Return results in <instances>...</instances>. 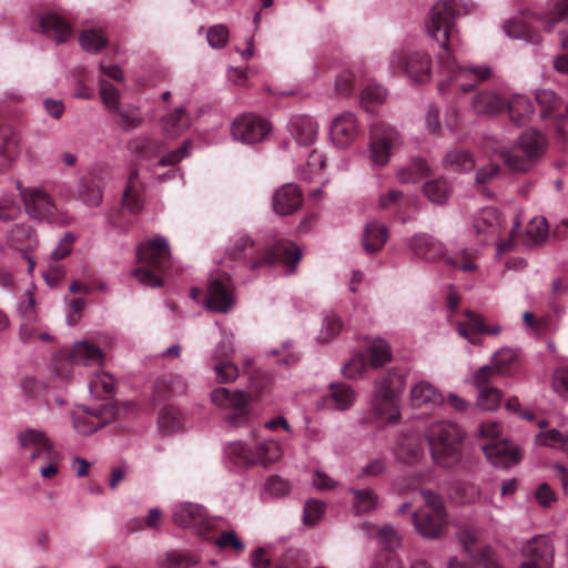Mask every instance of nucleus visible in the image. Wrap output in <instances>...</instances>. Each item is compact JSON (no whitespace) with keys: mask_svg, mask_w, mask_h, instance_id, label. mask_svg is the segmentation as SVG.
I'll return each instance as SVG.
<instances>
[{"mask_svg":"<svg viewBox=\"0 0 568 568\" xmlns=\"http://www.w3.org/2000/svg\"><path fill=\"white\" fill-rule=\"evenodd\" d=\"M389 68L394 72H404L414 82L424 83L430 79V58L424 51H394Z\"/></svg>","mask_w":568,"mask_h":568,"instance_id":"dca6fc26","label":"nucleus"},{"mask_svg":"<svg viewBox=\"0 0 568 568\" xmlns=\"http://www.w3.org/2000/svg\"><path fill=\"white\" fill-rule=\"evenodd\" d=\"M80 44L88 52H99L101 49L106 47L108 40L100 32L89 29L83 30L80 34Z\"/></svg>","mask_w":568,"mask_h":568,"instance_id":"680f3d73","label":"nucleus"},{"mask_svg":"<svg viewBox=\"0 0 568 568\" xmlns=\"http://www.w3.org/2000/svg\"><path fill=\"white\" fill-rule=\"evenodd\" d=\"M469 6L470 0H442L428 13L427 32L442 48L437 54L443 75L438 82L440 92L456 90L467 93L491 77L489 67L462 65L456 60L460 40L455 19L468 13Z\"/></svg>","mask_w":568,"mask_h":568,"instance_id":"f257e3e1","label":"nucleus"},{"mask_svg":"<svg viewBox=\"0 0 568 568\" xmlns=\"http://www.w3.org/2000/svg\"><path fill=\"white\" fill-rule=\"evenodd\" d=\"M18 440L21 449L33 463L51 457L57 452L53 442L41 429L27 428L19 433Z\"/></svg>","mask_w":568,"mask_h":568,"instance_id":"412c9836","label":"nucleus"},{"mask_svg":"<svg viewBox=\"0 0 568 568\" xmlns=\"http://www.w3.org/2000/svg\"><path fill=\"white\" fill-rule=\"evenodd\" d=\"M325 166V158L313 150L307 158L306 165L301 170V179L312 181Z\"/></svg>","mask_w":568,"mask_h":568,"instance_id":"69168bd1","label":"nucleus"},{"mask_svg":"<svg viewBox=\"0 0 568 568\" xmlns=\"http://www.w3.org/2000/svg\"><path fill=\"white\" fill-rule=\"evenodd\" d=\"M521 556L526 560L519 568H551L554 546L547 536L538 535L523 546Z\"/></svg>","mask_w":568,"mask_h":568,"instance_id":"aec40b11","label":"nucleus"},{"mask_svg":"<svg viewBox=\"0 0 568 568\" xmlns=\"http://www.w3.org/2000/svg\"><path fill=\"white\" fill-rule=\"evenodd\" d=\"M159 427L163 434H172L182 427V415L173 406H165L159 414Z\"/></svg>","mask_w":568,"mask_h":568,"instance_id":"5fc2aeb1","label":"nucleus"},{"mask_svg":"<svg viewBox=\"0 0 568 568\" xmlns=\"http://www.w3.org/2000/svg\"><path fill=\"white\" fill-rule=\"evenodd\" d=\"M326 505L317 499H310L304 506L303 523L306 526L316 525L325 513Z\"/></svg>","mask_w":568,"mask_h":568,"instance_id":"338daca9","label":"nucleus"},{"mask_svg":"<svg viewBox=\"0 0 568 568\" xmlns=\"http://www.w3.org/2000/svg\"><path fill=\"white\" fill-rule=\"evenodd\" d=\"M199 561V556L192 552H170L166 556V568H189Z\"/></svg>","mask_w":568,"mask_h":568,"instance_id":"774afa93","label":"nucleus"},{"mask_svg":"<svg viewBox=\"0 0 568 568\" xmlns=\"http://www.w3.org/2000/svg\"><path fill=\"white\" fill-rule=\"evenodd\" d=\"M410 251L418 257L429 262H434L445 257L447 265L457 267L464 272L474 271L476 268L475 251L463 250L457 258L446 257L444 245L427 234H416L409 240Z\"/></svg>","mask_w":568,"mask_h":568,"instance_id":"ddd939ff","label":"nucleus"},{"mask_svg":"<svg viewBox=\"0 0 568 568\" xmlns=\"http://www.w3.org/2000/svg\"><path fill=\"white\" fill-rule=\"evenodd\" d=\"M10 245L19 251L28 262V271L31 273L36 262L29 254L30 251L38 246V236L34 230L27 224H17L11 230L9 237Z\"/></svg>","mask_w":568,"mask_h":568,"instance_id":"bb28decb","label":"nucleus"},{"mask_svg":"<svg viewBox=\"0 0 568 568\" xmlns=\"http://www.w3.org/2000/svg\"><path fill=\"white\" fill-rule=\"evenodd\" d=\"M17 189L24 204L27 214L38 221H44L52 224L67 225L70 217L60 212L52 195L42 187H23L20 182Z\"/></svg>","mask_w":568,"mask_h":568,"instance_id":"1a4fd4ad","label":"nucleus"},{"mask_svg":"<svg viewBox=\"0 0 568 568\" xmlns=\"http://www.w3.org/2000/svg\"><path fill=\"white\" fill-rule=\"evenodd\" d=\"M474 231L479 237L481 244L497 242V252L499 254L508 253L515 245V235L517 225H514L506 240H501L505 231V221L495 207H485L474 220Z\"/></svg>","mask_w":568,"mask_h":568,"instance_id":"9d476101","label":"nucleus"},{"mask_svg":"<svg viewBox=\"0 0 568 568\" xmlns=\"http://www.w3.org/2000/svg\"><path fill=\"white\" fill-rule=\"evenodd\" d=\"M123 206L132 214H138L144 205V185L139 178V172L133 169L128 178L122 197Z\"/></svg>","mask_w":568,"mask_h":568,"instance_id":"7c9ffc66","label":"nucleus"},{"mask_svg":"<svg viewBox=\"0 0 568 568\" xmlns=\"http://www.w3.org/2000/svg\"><path fill=\"white\" fill-rule=\"evenodd\" d=\"M110 112L115 116V123L125 130L139 126L142 121L139 109L130 104H120Z\"/></svg>","mask_w":568,"mask_h":568,"instance_id":"de8ad7c7","label":"nucleus"},{"mask_svg":"<svg viewBox=\"0 0 568 568\" xmlns=\"http://www.w3.org/2000/svg\"><path fill=\"white\" fill-rule=\"evenodd\" d=\"M405 385L406 373L398 367L382 373L374 381L371 408L377 419L387 424L399 422V400Z\"/></svg>","mask_w":568,"mask_h":568,"instance_id":"20e7f679","label":"nucleus"},{"mask_svg":"<svg viewBox=\"0 0 568 568\" xmlns=\"http://www.w3.org/2000/svg\"><path fill=\"white\" fill-rule=\"evenodd\" d=\"M290 132L298 145H312L318 132L317 123L308 115H295L290 122Z\"/></svg>","mask_w":568,"mask_h":568,"instance_id":"473e14b6","label":"nucleus"},{"mask_svg":"<svg viewBox=\"0 0 568 568\" xmlns=\"http://www.w3.org/2000/svg\"><path fill=\"white\" fill-rule=\"evenodd\" d=\"M430 172L427 162L420 158L414 159L410 164L400 169L397 179L402 183H416L427 176Z\"/></svg>","mask_w":568,"mask_h":568,"instance_id":"8fccbe9b","label":"nucleus"},{"mask_svg":"<svg viewBox=\"0 0 568 568\" xmlns=\"http://www.w3.org/2000/svg\"><path fill=\"white\" fill-rule=\"evenodd\" d=\"M343 328V322L335 313L325 316L323 327L318 336L320 342L327 343L335 338Z\"/></svg>","mask_w":568,"mask_h":568,"instance_id":"0e129e2a","label":"nucleus"},{"mask_svg":"<svg viewBox=\"0 0 568 568\" xmlns=\"http://www.w3.org/2000/svg\"><path fill=\"white\" fill-rule=\"evenodd\" d=\"M232 353L233 347L230 342H222L216 348L214 372L220 384L232 383L239 376L237 366L229 359L221 358L222 356L229 357Z\"/></svg>","mask_w":568,"mask_h":568,"instance_id":"2f4dec72","label":"nucleus"},{"mask_svg":"<svg viewBox=\"0 0 568 568\" xmlns=\"http://www.w3.org/2000/svg\"><path fill=\"white\" fill-rule=\"evenodd\" d=\"M459 539L464 550L484 568H501L490 558V549H477V537L473 529L465 528L459 532Z\"/></svg>","mask_w":568,"mask_h":568,"instance_id":"f704fd0d","label":"nucleus"},{"mask_svg":"<svg viewBox=\"0 0 568 568\" xmlns=\"http://www.w3.org/2000/svg\"><path fill=\"white\" fill-rule=\"evenodd\" d=\"M136 260L139 266L132 271V275L145 286H163V278L172 267L168 240L161 235L145 239L136 248Z\"/></svg>","mask_w":568,"mask_h":568,"instance_id":"7ed1b4c3","label":"nucleus"},{"mask_svg":"<svg viewBox=\"0 0 568 568\" xmlns=\"http://www.w3.org/2000/svg\"><path fill=\"white\" fill-rule=\"evenodd\" d=\"M173 520L180 527L196 529L197 535L205 540L213 538V529L217 525L216 519L207 517L202 506L192 503L178 506Z\"/></svg>","mask_w":568,"mask_h":568,"instance_id":"a211bd4d","label":"nucleus"},{"mask_svg":"<svg viewBox=\"0 0 568 568\" xmlns=\"http://www.w3.org/2000/svg\"><path fill=\"white\" fill-rule=\"evenodd\" d=\"M366 361L372 368H379L390 362L393 353L389 344L383 338L369 342L365 352Z\"/></svg>","mask_w":568,"mask_h":568,"instance_id":"58836bf2","label":"nucleus"},{"mask_svg":"<svg viewBox=\"0 0 568 568\" xmlns=\"http://www.w3.org/2000/svg\"><path fill=\"white\" fill-rule=\"evenodd\" d=\"M410 399L414 406L425 404L440 405L443 395L428 382H419L410 390Z\"/></svg>","mask_w":568,"mask_h":568,"instance_id":"79ce46f5","label":"nucleus"},{"mask_svg":"<svg viewBox=\"0 0 568 568\" xmlns=\"http://www.w3.org/2000/svg\"><path fill=\"white\" fill-rule=\"evenodd\" d=\"M500 430L501 426L496 422L481 423L479 434L489 439L483 445V452L494 466L508 468L520 462L521 454L510 442L499 439Z\"/></svg>","mask_w":568,"mask_h":568,"instance_id":"f8f14e48","label":"nucleus"},{"mask_svg":"<svg viewBox=\"0 0 568 568\" xmlns=\"http://www.w3.org/2000/svg\"><path fill=\"white\" fill-rule=\"evenodd\" d=\"M37 30L57 43L65 42L72 34L71 24L54 11H44L38 16Z\"/></svg>","mask_w":568,"mask_h":568,"instance_id":"393cba45","label":"nucleus"},{"mask_svg":"<svg viewBox=\"0 0 568 568\" xmlns=\"http://www.w3.org/2000/svg\"><path fill=\"white\" fill-rule=\"evenodd\" d=\"M495 372L489 366L480 367L475 375V385L478 389V406L486 410H494L501 403V393L493 386Z\"/></svg>","mask_w":568,"mask_h":568,"instance_id":"b1692460","label":"nucleus"},{"mask_svg":"<svg viewBox=\"0 0 568 568\" xmlns=\"http://www.w3.org/2000/svg\"><path fill=\"white\" fill-rule=\"evenodd\" d=\"M19 154L18 138L8 125L0 123V173L7 172Z\"/></svg>","mask_w":568,"mask_h":568,"instance_id":"72a5a7b5","label":"nucleus"},{"mask_svg":"<svg viewBox=\"0 0 568 568\" xmlns=\"http://www.w3.org/2000/svg\"><path fill=\"white\" fill-rule=\"evenodd\" d=\"M225 454L230 462L240 468L255 465L267 467L281 458L282 448L274 440H263L254 449L244 442H233L226 446Z\"/></svg>","mask_w":568,"mask_h":568,"instance_id":"6e6552de","label":"nucleus"},{"mask_svg":"<svg viewBox=\"0 0 568 568\" xmlns=\"http://www.w3.org/2000/svg\"><path fill=\"white\" fill-rule=\"evenodd\" d=\"M444 166L455 172H467L475 168V159L468 150L455 149L445 155Z\"/></svg>","mask_w":568,"mask_h":568,"instance_id":"c03bdc74","label":"nucleus"},{"mask_svg":"<svg viewBox=\"0 0 568 568\" xmlns=\"http://www.w3.org/2000/svg\"><path fill=\"white\" fill-rule=\"evenodd\" d=\"M388 236V230L384 224L377 221L368 222L363 235V245L365 251L368 253L378 252L385 245Z\"/></svg>","mask_w":568,"mask_h":568,"instance_id":"4c0bfd02","label":"nucleus"},{"mask_svg":"<svg viewBox=\"0 0 568 568\" xmlns=\"http://www.w3.org/2000/svg\"><path fill=\"white\" fill-rule=\"evenodd\" d=\"M423 192L430 202L444 204L449 197L450 187L447 181L440 178L426 182Z\"/></svg>","mask_w":568,"mask_h":568,"instance_id":"864d4df0","label":"nucleus"},{"mask_svg":"<svg viewBox=\"0 0 568 568\" xmlns=\"http://www.w3.org/2000/svg\"><path fill=\"white\" fill-rule=\"evenodd\" d=\"M78 199L87 206L97 207L103 199V180L95 171H89L78 184Z\"/></svg>","mask_w":568,"mask_h":568,"instance_id":"cd10ccee","label":"nucleus"},{"mask_svg":"<svg viewBox=\"0 0 568 568\" xmlns=\"http://www.w3.org/2000/svg\"><path fill=\"white\" fill-rule=\"evenodd\" d=\"M302 202V192L293 183L284 184L273 195V207L280 215L293 214L301 207Z\"/></svg>","mask_w":568,"mask_h":568,"instance_id":"c756f323","label":"nucleus"},{"mask_svg":"<svg viewBox=\"0 0 568 568\" xmlns=\"http://www.w3.org/2000/svg\"><path fill=\"white\" fill-rule=\"evenodd\" d=\"M456 329L471 344H480L483 334L496 336L501 331L499 325L487 324L481 315L471 311H466L464 320L456 322Z\"/></svg>","mask_w":568,"mask_h":568,"instance_id":"5701e85b","label":"nucleus"},{"mask_svg":"<svg viewBox=\"0 0 568 568\" xmlns=\"http://www.w3.org/2000/svg\"><path fill=\"white\" fill-rule=\"evenodd\" d=\"M549 234V225L545 217L536 216L531 219L526 229L527 237L534 244H542Z\"/></svg>","mask_w":568,"mask_h":568,"instance_id":"bf43d9fd","label":"nucleus"},{"mask_svg":"<svg viewBox=\"0 0 568 568\" xmlns=\"http://www.w3.org/2000/svg\"><path fill=\"white\" fill-rule=\"evenodd\" d=\"M353 507L357 515L367 514L377 507L378 496L374 489L367 487L363 489L352 488Z\"/></svg>","mask_w":568,"mask_h":568,"instance_id":"a18cd8bd","label":"nucleus"},{"mask_svg":"<svg viewBox=\"0 0 568 568\" xmlns=\"http://www.w3.org/2000/svg\"><path fill=\"white\" fill-rule=\"evenodd\" d=\"M226 255L231 261L243 263L251 271L282 262L295 266L301 258V250L288 240L278 239L272 244L261 245L248 235H240L229 246Z\"/></svg>","mask_w":568,"mask_h":568,"instance_id":"f03ea898","label":"nucleus"},{"mask_svg":"<svg viewBox=\"0 0 568 568\" xmlns=\"http://www.w3.org/2000/svg\"><path fill=\"white\" fill-rule=\"evenodd\" d=\"M357 133V121L352 112H344L336 116L332 122V140L336 145L341 148L349 145L356 139Z\"/></svg>","mask_w":568,"mask_h":568,"instance_id":"c85d7f7f","label":"nucleus"},{"mask_svg":"<svg viewBox=\"0 0 568 568\" xmlns=\"http://www.w3.org/2000/svg\"><path fill=\"white\" fill-rule=\"evenodd\" d=\"M90 393L97 398H108L114 394V379L105 373H95L89 383Z\"/></svg>","mask_w":568,"mask_h":568,"instance_id":"603ef678","label":"nucleus"},{"mask_svg":"<svg viewBox=\"0 0 568 568\" xmlns=\"http://www.w3.org/2000/svg\"><path fill=\"white\" fill-rule=\"evenodd\" d=\"M368 363L364 353L355 354L342 368V373L346 378H361L367 368Z\"/></svg>","mask_w":568,"mask_h":568,"instance_id":"e2e57ef3","label":"nucleus"},{"mask_svg":"<svg viewBox=\"0 0 568 568\" xmlns=\"http://www.w3.org/2000/svg\"><path fill=\"white\" fill-rule=\"evenodd\" d=\"M422 437L416 432H402L394 448L395 458L406 465H415L423 457Z\"/></svg>","mask_w":568,"mask_h":568,"instance_id":"a878e982","label":"nucleus"},{"mask_svg":"<svg viewBox=\"0 0 568 568\" xmlns=\"http://www.w3.org/2000/svg\"><path fill=\"white\" fill-rule=\"evenodd\" d=\"M505 106L506 101L494 92H480L473 101L474 110L480 114L496 113L504 110Z\"/></svg>","mask_w":568,"mask_h":568,"instance_id":"49530a36","label":"nucleus"},{"mask_svg":"<svg viewBox=\"0 0 568 568\" xmlns=\"http://www.w3.org/2000/svg\"><path fill=\"white\" fill-rule=\"evenodd\" d=\"M385 97L386 91L383 87L368 84L362 91L361 103L366 111L373 112L376 106L383 104Z\"/></svg>","mask_w":568,"mask_h":568,"instance_id":"6e6d98bb","label":"nucleus"},{"mask_svg":"<svg viewBox=\"0 0 568 568\" xmlns=\"http://www.w3.org/2000/svg\"><path fill=\"white\" fill-rule=\"evenodd\" d=\"M402 144V136L396 128L385 122H374L371 126V160L374 165L384 166L392 154Z\"/></svg>","mask_w":568,"mask_h":568,"instance_id":"2eb2a0df","label":"nucleus"},{"mask_svg":"<svg viewBox=\"0 0 568 568\" xmlns=\"http://www.w3.org/2000/svg\"><path fill=\"white\" fill-rule=\"evenodd\" d=\"M434 462L442 467H453L462 459L464 433L455 423L440 420L433 423L426 430Z\"/></svg>","mask_w":568,"mask_h":568,"instance_id":"39448f33","label":"nucleus"},{"mask_svg":"<svg viewBox=\"0 0 568 568\" xmlns=\"http://www.w3.org/2000/svg\"><path fill=\"white\" fill-rule=\"evenodd\" d=\"M568 17V0H557L554 11L547 16L525 14L524 17L511 18L504 24L505 33L513 39H521L531 44H538L541 37L538 30L532 27V21H539L550 29L556 22Z\"/></svg>","mask_w":568,"mask_h":568,"instance_id":"423d86ee","label":"nucleus"},{"mask_svg":"<svg viewBox=\"0 0 568 568\" xmlns=\"http://www.w3.org/2000/svg\"><path fill=\"white\" fill-rule=\"evenodd\" d=\"M103 359L104 355L100 347L85 341L77 342L65 358L55 359L54 371L60 378L64 379L70 376L72 364L101 366Z\"/></svg>","mask_w":568,"mask_h":568,"instance_id":"f3484780","label":"nucleus"},{"mask_svg":"<svg viewBox=\"0 0 568 568\" xmlns=\"http://www.w3.org/2000/svg\"><path fill=\"white\" fill-rule=\"evenodd\" d=\"M19 338L24 344H30L38 339L43 342L53 341V337L47 332L38 317L21 321Z\"/></svg>","mask_w":568,"mask_h":568,"instance_id":"a19ab883","label":"nucleus"},{"mask_svg":"<svg viewBox=\"0 0 568 568\" xmlns=\"http://www.w3.org/2000/svg\"><path fill=\"white\" fill-rule=\"evenodd\" d=\"M425 507L415 510L412 523L415 530L429 539L439 538L446 525L447 514L442 498L430 490L422 491Z\"/></svg>","mask_w":568,"mask_h":568,"instance_id":"9b49d317","label":"nucleus"},{"mask_svg":"<svg viewBox=\"0 0 568 568\" xmlns=\"http://www.w3.org/2000/svg\"><path fill=\"white\" fill-rule=\"evenodd\" d=\"M185 385L178 376L162 377L155 382L154 392L159 398L183 393Z\"/></svg>","mask_w":568,"mask_h":568,"instance_id":"4d7b16f0","label":"nucleus"},{"mask_svg":"<svg viewBox=\"0 0 568 568\" xmlns=\"http://www.w3.org/2000/svg\"><path fill=\"white\" fill-rule=\"evenodd\" d=\"M495 372V381L501 375H510L518 366V357L514 349L503 348L495 353L493 364L488 365Z\"/></svg>","mask_w":568,"mask_h":568,"instance_id":"37998d69","label":"nucleus"},{"mask_svg":"<svg viewBox=\"0 0 568 568\" xmlns=\"http://www.w3.org/2000/svg\"><path fill=\"white\" fill-rule=\"evenodd\" d=\"M356 399V393L353 387L345 383H332L327 402L332 403L339 410L349 409Z\"/></svg>","mask_w":568,"mask_h":568,"instance_id":"ea45409f","label":"nucleus"},{"mask_svg":"<svg viewBox=\"0 0 568 568\" xmlns=\"http://www.w3.org/2000/svg\"><path fill=\"white\" fill-rule=\"evenodd\" d=\"M132 151L142 159H152L165 150V144L154 138H140L131 142Z\"/></svg>","mask_w":568,"mask_h":568,"instance_id":"09e8293b","label":"nucleus"},{"mask_svg":"<svg viewBox=\"0 0 568 568\" xmlns=\"http://www.w3.org/2000/svg\"><path fill=\"white\" fill-rule=\"evenodd\" d=\"M536 101L544 119L551 116L561 105L560 98L551 90H539L536 93Z\"/></svg>","mask_w":568,"mask_h":568,"instance_id":"13d9d810","label":"nucleus"},{"mask_svg":"<svg viewBox=\"0 0 568 568\" xmlns=\"http://www.w3.org/2000/svg\"><path fill=\"white\" fill-rule=\"evenodd\" d=\"M545 136L535 130L524 132L516 145L500 152V158L509 170L524 172L530 169L542 155Z\"/></svg>","mask_w":568,"mask_h":568,"instance_id":"0eeeda50","label":"nucleus"},{"mask_svg":"<svg viewBox=\"0 0 568 568\" xmlns=\"http://www.w3.org/2000/svg\"><path fill=\"white\" fill-rule=\"evenodd\" d=\"M270 131V122L253 114L236 119L231 129L234 139L247 144L261 142Z\"/></svg>","mask_w":568,"mask_h":568,"instance_id":"4be33fe9","label":"nucleus"},{"mask_svg":"<svg viewBox=\"0 0 568 568\" xmlns=\"http://www.w3.org/2000/svg\"><path fill=\"white\" fill-rule=\"evenodd\" d=\"M376 539L378 544L387 551L395 552L400 546L402 539L397 530L390 525H385L377 529Z\"/></svg>","mask_w":568,"mask_h":568,"instance_id":"052dcab7","label":"nucleus"},{"mask_svg":"<svg viewBox=\"0 0 568 568\" xmlns=\"http://www.w3.org/2000/svg\"><path fill=\"white\" fill-rule=\"evenodd\" d=\"M73 427L82 435H90L101 428V422L92 408H84L73 413Z\"/></svg>","mask_w":568,"mask_h":568,"instance_id":"3c124183","label":"nucleus"},{"mask_svg":"<svg viewBox=\"0 0 568 568\" xmlns=\"http://www.w3.org/2000/svg\"><path fill=\"white\" fill-rule=\"evenodd\" d=\"M234 285L226 275L212 277L207 283V293L204 300L207 310L216 313H227L234 306Z\"/></svg>","mask_w":568,"mask_h":568,"instance_id":"6ab92c4d","label":"nucleus"},{"mask_svg":"<svg viewBox=\"0 0 568 568\" xmlns=\"http://www.w3.org/2000/svg\"><path fill=\"white\" fill-rule=\"evenodd\" d=\"M211 399L224 412V419L232 426H242L248 422L251 397L246 392L217 387L211 393Z\"/></svg>","mask_w":568,"mask_h":568,"instance_id":"4468645a","label":"nucleus"},{"mask_svg":"<svg viewBox=\"0 0 568 568\" xmlns=\"http://www.w3.org/2000/svg\"><path fill=\"white\" fill-rule=\"evenodd\" d=\"M190 125L191 119L183 108H176L161 120L162 131L168 139H176L187 130Z\"/></svg>","mask_w":568,"mask_h":568,"instance_id":"c9c22d12","label":"nucleus"},{"mask_svg":"<svg viewBox=\"0 0 568 568\" xmlns=\"http://www.w3.org/2000/svg\"><path fill=\"white\" fill-rule=\"evenodd\" d=\"M505 108H507L511 122L517 126L526 125L534 114L532 102L524 95H514L506 102Z\"/></svg>","mask_w":568,"mask_h":568,"instance_id":"e433bc0d","label":"nucleus"}]
</instances>
